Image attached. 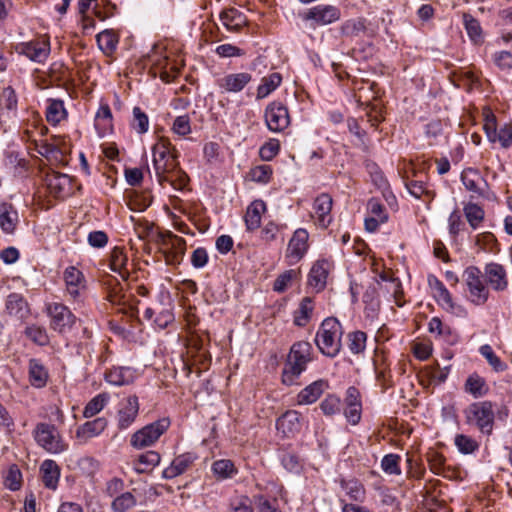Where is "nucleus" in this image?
Listing matches in <instances>:
<instances>
[{"label":"nucleus","instance_id":"nucleus-1","mask_svg":"<svg viewBox=\"0 0 512 512\" xmlns=\"http://www.w3.org/2000/svg\"><path fill=\"white\" fill-rule=\"evenodd\" d=\"M152 155L153 168L159 184L167 183L175 190H184L189 178L179 167V153L170 140L160 137L152 147Z\"/></svg>","mask_w":512,"mask_h":512},{"label":"nucleus","instance_id":"nucleus-2","mask_svg":"<svg viewBox=\"0 0 512 512\" xmlns=\"http://www.w3.org/2000/svg\"><path fill=\"white\" fill-rule=\"evenodd\" d=\"M313 348L307 341L294 343L289 351L282 371V382L285 385H293L299 376L306 370L308 363L312 361Z\"/></svg>","mask_w":512,"mask_h":512},{"label":"nucleus","instance_id":"nucleus-3","mask_svg":"<svg viewBox=\"0 0 512 512\" xmlns=\"http://www.w3.org/2000/svg\"><path fill=\"white\" fill-rule=\"evenodd\" d=\"M343 331L340 322L334 317L324 319L316 333L315 343L319 351L327 357H335L341 349Z\"/></svg>","mask_w":512,"mask_h":512},{"label":"nucleus","instance_id":"nucleus-4","mask_svg":"<svg viewBox=\"0 0 512 512\" xmlns=\"http://www.w3.org/2000/svg\"><path fill=\"white\" fill-rule=\"evenodd\" d=\"M467 300L475 305H484L490 296L483 272L476 266H469L463 272Z\"/></svg>","mask_w":512,"mask_h":512},{"label":"nucleus","instance_id":"nucleus-5","mask_svg":"<svg viewBox=\"0 0 512 512\" xmlns=\"http://www.w3.org/2000/svg\"><path fill=\"white\" fill-rule=\"evenodd\" d=\"M32 435L36 444L47 453L60 454L68 449V444L53 424L46 422L37 423Z\"/></svg>","mask_w":512,"mask_h":512},{"label":"nucleus","instance_id":"nucleus-6","mask_svg":"<svg viewBox=\"0 0 512 512\" xmlns=\"http://www.w3.org/2000/svg\"><path fill=\"white\" fill-rule=\"evenodd\" d=\"M464 414L468 425L475 426L483 434L492 433L495 418L492 402H474L465 409Z\"/></svg>","mask_w":512,"mask_h":512},{"label":"nucleus","instance_id":"nucleus-7","mask_svg":"<svg viewBox=\"0 0 512 512\" xmlns=\"http://www.w3.org/2000/svg\"><path fill=\"white\" fill-rule=\"evenodd\" d=\"M46 313L50 318V328L59 333H68L76 323V316L64 304L53 302L46 305Z\"/></svg>","mask_w":512,"mask_h":512},{"label":"nucleus","instance_id":"nucleus-8","mask_svg":"<svg viewBox=\"0 0 512 512\" xmlns=\"http://www.w3.org/2000/svg\"><path fill=\"white\" fill-rule=\"evenodd\" d=\"M169 426L170 420L168 418L159 419L136 431L131 436L130 443L137 449L151 446L167 431Z\"/></svg>","mask_w":512,"mask_h":512},{"label":"nucleus","instance_id":"nucleus-9","mask_svg":"<svg viewBox=\"0 0 512 512\" xmlns=\"http://www.w3.org/2000/svg\"><path fill=\"white\" fill-rule=\"evenodd\" d=\"M148 58L154 68L160 73V78L163 81H171L179 72L176 61L170 60L169 56L164 54L163 46L154 45L148 54Z\"/></svg>","mask_w":512,"mask_h":512},{"label":"nucleus","instance_id":"nucleus-10","mask_svg":"<svg viewBox=\"0 0 512 512\" xmlns=\"http://www.w3.org/2000/svg\"><path fill=\"white\" fill-rule=\"evenodd\" d=\"M264 118L267 128L274 133L283 132L290 125L288 108L277 101L267 105Z\"/></svg>","mask_w":512,"mask_h":512},{"label":"nucleus","instance_id":"nucleus-11","mask_svg":"<svg viewBox=\"0 0 512 512\" xmlns=\"http://www.w3.org/2000/svg\"><path fill=\"white\" fill-rule=\"evenodd\" d=\"M18 54L24 55L36 63H44L50 55V41L47 38H37L16 45Z\"/></svg>","mask_w":512,"mask_h":512},{"label":"nucleus","instance_id":"nucleus-12","mask_svg":"<svg viewBox=\"0 0 512 512\" xmlns=\"http://www.w3.org/2000/svg\"><path fill=\"white\" fill-rule=\"evenodd\" d=\"M309 249V233L304 228H298L294 231L288 242L286 250V259L290 265L298 263Z\"/></svg>","mask_w":512,"mask_h":512},{"label":"nucleus","instance_id":"nucleus-13","mask_svg":"<svg viewBox=\"0 0 512 512\" xmlns=\"http://www.w3.org/2000/svg\"><path fill=\"white\" fill-rule=\"evenodd\" d=\"M483 275L489 289L495 292H504L508 289V273L502 264L497 262L487 263L483 268Z\"/></svg>","mask_w":512,"mask_h":512},{"label":"nucleus","instance_id":"nucleus-14","mask_svg":"<svg viewBox=\"0 0 512 512\" xmlns=\"http://www.w3.org/2000/svg\"><path fill=\"white\" fill-rule=\"evenodd\" d=\"M341 11L333 5H317L308 9L302 16L305 21H312L317 26H325L338 21Z\"/></svg>","mask_w":512,"mask_h":512},{"label":"nucleus","instance_id":"nucleus-15","mask_svg":"<svg viewBox=\"0 0 512 512\" xmlns=\"http://www.w3.org/2000/svg\"><path fill=\"white\" fill-rule=\"evenodd\" d=\"M343 414L348 423L355 426L357 425L362 416V400L361 394L359 390L350 386L346 390L345 398H344V410Z\"/></svg>","mask_w":512,"mask_h":512},{"label":"nucleus","instance_id":"nucleus-16","mask_svg":"<svg viewBox=\"0 0 512 512\" xmlns=\"http://www.w3.org/2000/svg\"><path fill=\"white\" fill-rule=\"evenodd\" d=\"M139 412V401L138 397L135 395L128 396L124 398L119 403V409L117 412V426L120 430H125L129 428L134 421Z\"/></svg>","mask_w":512,"mask_h":512},{"label":"nucleus","instance_id":"nucleus-17","mask_svg":"<svg viewBox=\"0 0 512 512\" xmlns=\"http://www.w3.org/2000/svg\"><path fill=\"white\" fill-rule=\"evenodd\" d=\"M63 280L66 293L73 300H77L86 289L84 274L74 266H69L64 270Z\"/></svg>","mask_w":512,"mask_h":512},{"label":"nucleus","instance_id":"nucleus-18","mask_svg":"<svg viewBox=\"0 0 512 512\" xmlns=\"http://www.w3.org/2000/svg\"><path fill=\"white\" fill-rule=\"evenodd\" d=\"M332 205V197L327 193H322L315 198L313 202L312 217L316 220V224L320 228L325 229L332 222Z\"/></svg>","mask_w":512,"mask_h":512},{"label":"nucleus","instance_id":"nucleus-19","mask_svg":"<svg viewBox=\"0 0 512 512\" xmlns=\"http://www.w3.org/2000/svg\"><path fill=\"white\" fill-rule=\"evenodd\" d=\"M252 81L248 72L229 73L217 80V86L223 93H239Z\"/></svg>","mask_w":512,"mask_h":512},{"label":"nucleus","instance_id":"nucleus-20","mask_svg":"<svg viewBox=\"0 0 512 512\" xmlns=\"http://www.w3.org/2000/svg\"><path fill=\"white\" fill-rule=\"evenodd\" d=\"M331 268L332 264L328 260H317L308 274V285L316 292L322 291L326 287Z\"/></svg>","mask_w":512,"mask_h":512},{"label":"nucleus","instance_id":"nucleus-21","mask_svg":"<svg viewBox=\"0 0 512 512\" xmlns=\"http://www.w3.org/2000/svg\"><path fill=\"white\" fill-rule=\"evenodd\" d=\"M107 424L104 417L87 421L77 428L75 437L80 444H86L92 438L99 436L106 429Z\"/></svg>","mask_w":512,"mask_h":512},{"label":"nucleus","instance_id":"nucleus-22","mask_svg":"<svg viewBox=\"0 0 512 512\" xmlns=\"http://www.w3.org/2000/svg\"><path fill=\"white\" fill-rule=\"evenodd\" d=\"M5 309L9 316L23 321L30 314L29 304L20 293H11L5 301Z\"/></svg>","mask_w":512,"mask_h":512},{"label":"nucleus","instance_id":"nucleus-23","mask_svg":"<svg viewBox=\"0 0 512 512\" xmlns=\"http://www.w3.org/2000/svg\"><path fill=\"white\" fill-rule=\"evenodd\" d=\"M300 413L295 410L286 411L276 421V429L285 437L294 436L301 429Z\"/></svg>","mask_w":512,"mask_h":512},{"label":"nucleus","instance_id":"nucleus-24","mask_svg":"<svg viewBox=\"0 0 512 512\" xmlns=\"http://www.w3.org/2000/svg\"><path fill=\"white\" fill-rule=\"evenodd\" d=\"M329 388L327 380L319 379L303 388L297 395L299 405L315 403L321 395Z\"/></svg>","mask_w":512,"mask_h":512},{"label":"nucleus","instance_id":"nucleus-25","mask_svg":"<svg viewBox=\"0 0 512 512\" xmlns=\"http://www.w3.org/2000/svg\"><path fill=\"white\" fill-rule=\"evenodd\" d=\"M19 224L17 209L7 202L0 203V229L5 234H14Z\"/></svg>","mask_w":512,"mask_h":512},{"label":"nucleus","instance_id":"nucleus-26","mask_svg":"<svg viewBox=\"0 0 512 512\" xmlns=\"http://www.w3.org/2000/svg\"><path fill=\"white\" fill-rule=\"evenodd\" d=\"M18 98L15 90L11 87H4L0 91V119H9L17 113Z\"/></svg>","mask_w":512,"mask_h":512},{"label":"nucleus","instance_id":"nucleus-27","mask_svg":"<svg viewBox=\"0 0 512 512\" xmlns=\"http://www.w3.org/2000/svg\"><path fill=\"white\" fill-rule=\"evenodd\" d=\"M196 460V456L193 453H184L177 456L162 472V476L165 479H173L183 474Z\"/></svg>","mask_w":512,"mask_h":512},{"label":"nucleus","instance_id":"nucleus-28","mask_svg":"<svg viewBox=\"0 0 512 512\" xmlns=\"http://www.w3.org/2000/svg\"><path fill=\"white\" fill-rule=\"evenodd\" d=\"M47 132L48 128L43 124L41 118L34 115L25 124L22 138L33 145L41 141Z\"/></svg>","mask_w":512,"mask_h":512},{"label":"nucleus","instance_id":"nucleus-29","mask_svg":"<svg viewBox=\"0 0 512 512\" xmlns=\"http://www.w3.org/2000/svg\"><path fill=\"white\" fill-rule=\"evenodd\" d=\"M461 181L468 191L477 196L484 195L487 182L477 170L472 168L464 170L461 174Z\"/></svg>","mask_w":512,"mask_h":512},{"label":"nucleus","instance_id":"nucleus-30","mask_svg":"<svg viewBox=\"0 0 512 512\" xmlns=\"http://www.w3.org/2000/svg\"><path fill=\"white\" fill-rule=\"evenodd\" d=\"M46 182L52 195L55 197H63L69 191L71 178L66 174L52 173L47 176Z\"/></svg>","mask_w":512,"mask_h":512},{"label":"nucleus","instance_id":"nucleus-31","mask_svg":"<svg viewBox=\"0 0 512 512\" xmlns=\"http://www.w3.org/2000/svg\"><path fill=\"white\" fill-rule=\"evenodd\" d=\"M265 211L266 204L262 200H255L248 206L244 217L248 231H254L260 227L262 214Z\"/></svg>","mask_w":512,"mask_h":512},{"label":"nucleus","instance_id":"nucleus-32","mask_svg":"<svg viewBox=\"0 0 512 512\" xmlns=\"http://www.w3.org/2000/svg\"><path fill=\"white\" fill-rule=\"evenodd\" d=\"M128 257L123 248L114 247L110 253V269L118 273L123 280L129 277V270L127 268Z\"/></svg>","mask_w":512,"mask_h":512},{"label":"nucleus","instance_id":"nucleus-33","mask_svg":"<svg viewBox=\"0 0 512 512\" xmlns=\"http://www.w3.org/2000/svg\"><path fill=\"white\" fill-rule=\"evenodd\" d=\"M112 112L107 104H102L95 115V128L100 137H104L113 129Z\"/></svg>","mask_w":512,"mask_h":512},{"label":"nucleus","instance_id":"nucleus-34","mask_svg":"<svg viewBox=\"0 0 512 512\" xmlns=\"http://www.w3.org/2000/svg\"><path fill=\"white\" fill-rule=\"evenodd\" d=\"M105 380L115 386L128 385L134 380V373L129 367H113L105 373Z\"/></svg>","mask_w":512,"mask_h":512},{"label":"nucleus","instance_id":"nucleus-35","mask_svg":"<svg viewBox=\"0 0 512 512\" xmlns=\"http://www.w3.org/2000/svg\"><path fill=\"white\" fill-rule=\"evenodd\" d=\"M220 21L230 32H237L246 24L245 16L234 8L223 11L220 14Z\"/></svg>","mask_w":512,"mask_h":512},{"label":"nucleus","instance_id":"nucleus-36","mask_svg":"<svg viewBox=\"0 0 512 512\" xmlns=\"http://www.w3.org/2000/svg\"><path fill=\"white\" fill-rule=\"evenodd\" d=\"M45 115L47 121L56 126L67 117L68 113L62 100L50 98L47 100Z\"/></svg>","mask_w":512,"mask_h":512},{"label":"nucleus","instance_id":"nucleus-37","mask_svg":"<svg viewBox=\"0 0 512 512\" xmlns=\"http://www.w3.org/2000/svg\"><path fill=\"white\" fill-rule=\"evenodd\" d=\"M40 470L45 487L53 490L56 489L60 476V470L56 462L47 459L41 464Z\"/></svg>","mask_w":512,"mask_h":512},{"label":"nucleus","instance_id":"nucleus-38","mask_svg":"<svg viewBox=\"0 0 512 512\" xmlns=\"http://www.w3.org/2000/svg\"><path fill=\"white\" fill-rule=\"evenodd\" d=\"M226 512H254L252 500L246 494L235 492L227 500Z\"/></svg>","mask_w":512,"mask_h":512},{"label":"nucleus","instance_id":"nucleus-39","mask_svg":"<svg viewBox=\"0 0 512 512\" xmlns=\"http://www.w3.org/2000/svg\"><path fill=\"white\" fill-rule=\"evenodd\" d=\"M314 311V301L311 297H304L299 307L294 311V324L299 327H304L310 321Z\"/></svg>","mask_w":512,"mask_h":512},{"label":"nucleus","instance_id":"nucleus-40","mask_svg":"<svg viewBox=\"0 0 512 512\" xmlns=\"http://www.w3.org/2000/svg\"><path fill=\"white\" fill-rule=\"evenodd\" d=\"M282 82V76L278 72L271 73L261 79V83L257 87V99H263L275 91Z\"/></svg>","mask_w":512,"mask_h":512},{"label":"nucleus","instance_id":"nucleus-41","mask_svg":"<svg viewBox=\"0 0 512 512\" xmlns=\"http://www.w3.org/2000/svg\"><path fill=\"white\" fill-rule=\"evenodd\" d=\"M29 378L31 384L37 388L45 386L47 382L48 372L37 359H30L29 361Z\"/></svg>","mask_w":512,"mask_h":512},{"label":"nucleus","instance_id":"nucleus-42","mask_svg":"<svg viewBox=\"0 0 512 512\" xmlns=\"http://www.w3.org/2000/svg\"><path fill=\"white\" fill-rule=\"evenodd\" d=\"M160 455L156 451H147L138 456L134 461V469L138 473H144L151 470L160 463Z\"/></svg>","mask_w":512,"mask_h":512},{"label":"nucleus","instance_id":"nucleus-43","mask_svg":"<svg viewBox=\"0 0 512 512\" xmlns=\"http://www.w3.org/2000/svg\"><path fill=\"white\" fill-rule=\"evenodd\" d=\"M465 391L475 398H478L486 395L489 391V387L483 377L478 374H472L465 382Z\"/></svg>","mask_w":512,"mask_h":512},{"label":"nucleus","instance_id":"nucleus-44","mask_svg":"<svg viewBox=\"0 0 512 512\" xmlns=\"http://www.w3.org/2000/svg\"><path fill=\"white\" fill-rule=\"evenodd\" d=\"M100 50L107 56L112 55L117 48L118 37L112 30H104L97 37Z\"/></svg>","mask_w":512,"mask_h":512},{"label":"nucleus","instance_id":"nucleus-45","mask_svg":"<svg viewBox=\"0 0 512 512\" xmlns=\"http://www.w3.org/2000/svg\"><path fill=\"white\" fill-rule=\"evenodd\" d=\"M110 400V395L108 393H99L95 397H93L84 407L83 416L85 418H92L98 413H100L105 406L108 404Z\"/></svg>","mask_w":512,"mask_h":512},{"label":"nucleus","instance_id":"nucleus-46","mask_svg":"<svg viewBox=\"0 0 512 512\" xmlns=\"http://www.w3.org/2000/svg\"><path fill=\"white\" fill-rule=\"evenodd\" d=\"M212 471L220 480L232 478L238 473L234 463L229 459H220L215 461L212 464Z\"/></svg>","mask_w":512,"mask_h":512},{"label":"nucleus","instance_id":"nucleus-47","mask_svg":"<svg viewBox=\"0 0 512 512\" xmlns=\"http://www.w3.org/2000/svg\"><path fill=\"white\" fill-rule=\"evenodd\" d=\"M463 212L467 222L473 229H477L485 217L483 208L472 202L464 205Z\"/></svg>","mask_w":512,"mask_h":512},{"label":"nucleus","instance_id":"nucleus-48","mask_svg":"<svg viewBox=\"0 0 512 512\" xmlns=\"http://www.w3.org/2000/svg\"><path fill=\"white\" fill-rule=\"evenodd\" d=\"M479 353L486 359L495 372H504L508 368V365L495 354L489 344L480 346Z\"/></svg>","mask_w":512,"mask_h":512},{"label":"nucleus","instance_id":"nucleus-49","mask_svg":"<svg viewBox=\"0 0 512 512\" xmlns=\"http://www.w3.org/2000/svg\"><path fill=\"white\" fill-rule=\"evenodd\" d=\"M463 24L471 41H473L475 44L482 42V29L477 19L469 14H464Z\"/></svg>","mask_w":512,"mask_h":512},{"label":"nucleus","instance_id":"nucleus-50","mask_svg":"<svg viewBox=\"0 0 512 512\" xmlns=\"http://www.w3.org/2000/svg\"><path fill=\"white\" fill-rule=\"evenodd\" d=\"M348 348L352 354L358 355L364 352L366 348L367 335L363 331H353L348 333Z\"/></svg>","mask_w":512,"mask_h":512},{"label":"nucleus","instance_id":"nucleus-51","mask_svg":"<svg viewBox=\"0 0 512 512\" xmlns=\"http://www.w3.org/2000/svg\"><path fill=\"white\" fill-rule=\"evenodd\" d=\"M454 444L462 454H472L479 449V443L474 438L464 434H457Z\"/></svg>","mask_w":512,"mask_h":512},{"label":"nucleus","instance_id":"nucleus-52","mask_svg":"<svg viewBox=\"0 0 512 512\" xmlns=\"http://www.w3.org/2000/svg\"><path fill=\"white\" fill-rule=\"evenodd\" d=\"M475 245L485 252L496 253L498 251L497 239L490 232L478 234L475 237Z\"/></svg>","mask_w":512,"mask_h":512},{"label":"nucleus","instance_id":"nucleus-53","mask_svg":"<svg viewBox=\"0 0 512 512\" xmlns=\"http://www.w3.org/2000/svg\"><path fill=\"white\" fill-rule=\"evenodd\" d=\"M136 505V498L130 492H125L117 496L112 502L114 512H127Z\"/></svg>","mask_w":512,"mask_h":512},{"label":"nucleus","instance_id":"nucleus-54","mask_svg":"<svg viewBox=\"0 0 512 512\" xmlns=\"http://www.w3.org/2000/svg\"><path fill=\"white\" fill-rule=\"evenodd\" d=\"M25 335L35 344L45 346L49 343V337L44 327L38 325H30L25 329Z\"/></svg>","mask_w":512,"mask_h":512},{"label":"nucleus","instance_id":"nucleus-55","mask_svg":"<svg viewBox=\"0 0 512 512\" xmlns=\"http://www.w3.org/2000/svg\"><path fill=\"white\" fill-rule=\"evenodd\" d=\"M131 126L138 134H144L149 129V118L147 114L138 106L133 108V119Z\"/></svg>","mask_w":512,"mask_h":512},{"label":"nucleus","instance_id":"nucleus-56","mask_svg":"<svg viewBox=\"0 0 512 512\" xmlns=\"http://www.w3.org/2000/svg\"><path fill=\"white\" fill-rule=\"evenodd\" d=\"M405 187L407 188L408 192L416 199H420L422 196H426L430 199L434 197V193L427 188L423 181H405Z\"/></svg>","mask_w":512,"mask_h":512},{"label":"nucleus","instance_id":"nucleus-57","mask_svg":"<svg viewBox=\"0 0 512 512\" xmlns=\"http://www.w3.org/2000/svg\"><path fill=\"white\" fill-rule=\"evenodd\" d=\"M341 487L345 490L346 494L355 501H361L365 496V489L357 480L342 481Z\"/></svg>","mask_w":512,"mask_h":512},{"label":"nucleus","instance_id":"nucleus-58","mask_svg":"<svg viewBox=\"0 0 512 512\" xmlns=\"http://www.w3.org/2000/svg\"><path fill=\"white\" fill-rule=\"evenodd\" d=\"M320 409L327 416L337 414L341 411V400L336 395L329 394L320 403Z\"/></svg>","mask_w":512,"mask_h":512},{"label":"nucleus","instance_id":"nucleus-59","mask_svg":"<svg viewBox=\"0 0 512 512\" xmlns=\"http://www.w3.org/2000/svg\"><path fill=\"white\" fill-rule=\"evenodd\" d=\"M400 456L396 454L385 455L381 461V467L385 473L390 475H399L401 473L400 467Z\"/></svg>","mask_w":512,"mask_h":512},{"label":"nucleus","instance_id":"nucleus-60","mask_svg":"<svg viewBox=\"0 0 512 512\" xmlns=\"http://www.w3.org/2000/svg\"><path fill=\"white\" fill-rule=\"evenodd\" d=\"M272 176V168L269 165H259L251 169L250 178L254 182L268 183Z\"/></svg>","mask_w":512,"mask_h":512},{"label":"nucleus","instance_id":"nucleus-61","mask_svg":"<svg viewBox=\"0 0 512 512\" xmlns=\"http://www.w3.org/2000/svg\"><path fill=\"white\" fill-rule=\"evenodd\" d=\"M430 470L436 474L445 476V458L438 452H431L428 456Z\"/></svg>","mask_w":512,"mask_h":512},{"label":"nucleus","instance_id":"nucleus-62","mask_svg":"<svg viewBox=\"0 0 512 512\" xmlns=\"http://www.w3.org/2000/svg\"><path fill=\"white\" fill-rule=\"evenodd\" d=\"M172 131L179 136H186L191 133L190 118L188 115H181L175 118L172 124Z\"/></svg>","mask_w":512,"mask_h":512},{"label":"nucleus","instance_id":"nucleus-63","mask_svg":"<svg viewBox=\"0 0 512 512\" xmlns=\"http://www.w3.org/2000/svg\"><path fill=\"white\" fill-rule=\"evenodd\" d=\"M367 209L372 217H376L378 221H387L388 214L385 207L378 199L372 198L368 201Z\"/></svg>","mask_w":512,"mask_h":512},{"label":"nucleus","instance_id":"nucleus-64","mask_svg":"<svg viewBox=\"0 0 512 512\" xmlns=\"http://www.w3.org/2000/svg\"><path fill=\"white\" fill-rule=\"evenodd\" d=\"M280 143L276 139H270L259 151L260 157L265 161L272 160L279 152Z\"/></svg>","mask_w":512,"mask_h":512}]
</instances>
